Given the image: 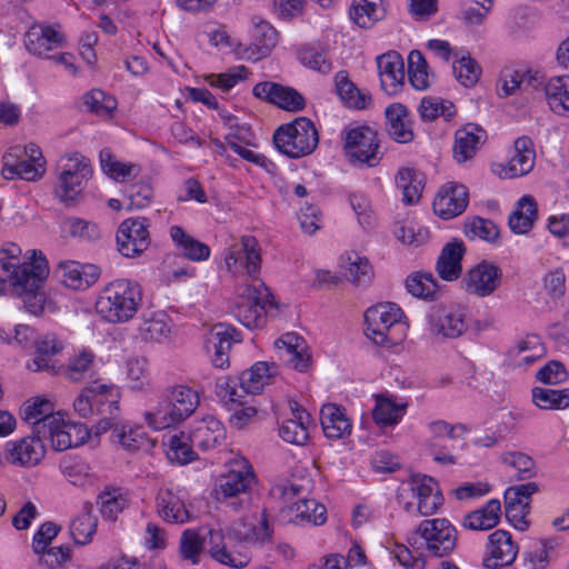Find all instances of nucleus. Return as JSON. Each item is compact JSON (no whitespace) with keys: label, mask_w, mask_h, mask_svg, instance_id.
Masks as SVG:
<instances>
[{"label":"nucleus","mask_w":569,"mask_h":569,"mask_svg":"<svg viewBox=\"0 0 569 569\" xmlns=\"http://www.w3.org/2000/svg\"><path fill=\"white\" fill-rule=\"evenodd\" d=\"M120 392L112 383L99 379L88 383L73 401L74 411L82 418L99 416L94 426L96 435L109 431L121 417Z\"/></svg>","instance_id":"1"},{"label":"nucleus","mask_w":569,"mask_h":569,"mask_svg":"<svg viewBox=\"0 0 569 569\" xmlns=\"http://www.w3.org/2000/svg\"><path fill=\"white\" fill-rule=\"evenodd\" d=\"M142 302L140 286L129 279H116L99 293L96 311L110 323L127 322L133 318Z\"/></svg>","instance_id":"2"},{"label":"nucleus","mask_w":569,"mask_h":569,"mask_svg":"<svg viewBox=\"0 0 569 569\" xmlns=\"http://www.w3.org/2000/svg\"><path fill=\"white\" fill-rule=\"evenodd\" d=\"M199 406V396L191 388L179 385L166 388L157 405L146 411L144 418L153 429L162 430L190 417Z\"/></svg>","instance_id":"3"},{"label":"nucleus","mask_w":569,"mask_h":569,"mask_svg":"<svg viewBox=\"0 0 569 569\" xmlns=\"http://www.w3.org/2000/svg\"><path fill=\"white\" fill-rule=\"evenodd\" d=\"M10 267L12 264L9 262L8 266L3 263L2 270H0V293L6 292L8 288H12L21 297L24 308L31 315H39L46 302L44 293L41 291L42 282L49 273L46 258L40 256V262L33 266L34 270L32 272L22 270L17 276L10 273Z\"/></svg>","instance_id":"4"},{"label":"nucleus","mask_w":569,"mask_h":569,"mask_svg":"<svg viewBox=\"0 0 569 569\" xmlns=\"http://www.w3.org/2000/svg\"><path fill=\"white\" fill-rule=\"evenodd\" d=\"M256 482V475L249 461L234 458L228 465V471L220 476L214 487L216 499L231 510L239 512L250 501L249 489Z\"/></svg>","instance_id":"5"},{"label":"nucleus","mask_w":569,"mask_h":569,"mask_svg":"<svg viewBox=\"0 0 569 569\" xmlns=\"http://www.w3.org/2000/svg\"><path fill=\"white\" fill-rule=\"evenodd\" d=\"M318 142L319 136L313 122L305 117L280 126L273 133L277 150L292 159L312 153Z\"/></svg>","instance_id":"6"},{"label":"nucleus","mask_w":569,"mask_h":569,"mask_svg":"<svg viewBox=\"0 0 569 569\" xmlns=\"http://www.w3.org/2000/svg\"><path fill=\"white\" fill-rule=\"evenodd\" d=\"M407 541L416 550L425 547L430 556L442 558L456 548L457 530L445 518L423 520Z\"/></svg>","instance_id":"7"},{"label":"nucleus","mask_w":569,"mask_h":569,"mask_svg":"<svg viewBox=\"0 0 569 569\" xmlns=\"http://www.w3.org/2000/svg\"><path fill=\"white\" fill-rule=\"evenodd\" d=\"M401 309L392 302L379 303L365 312L367 336L376 345L393 346L401 341Z\"/></svg>","instance_id":"8"},{"label":"nucleus","mask_w":569,"mask_h":569,"mask_svg":"<svg viewBox=\"0 0 569 569\" xmlns=\"http://www.w3.org/2000/svg\"><path fill=\"white\" fill-rule=\"evenodd\" d=\"M2 160L1 173L7 180L19 178L27 181H37L46 172V160L40 148L34 143L10 148Z\"/></svg>","instance_id":"9"},{"label":"nucleus","mask_w":569,"mask_h":569,"mask_svg":"<svg viewBox=\"0 0 569 569\" xmlns=\"http://www.w3.org/2000/svg\"><path fill=\"white\" fill-rule=\"evenodd\" d=\"M346 157L352 164L376 167L382 159L378 134L368 126L347 127L342 131Z\"/></svg>","instance_id":"10"},{"label":"nucleus","mask_w":569,"mask_h":569,"mask_svg":"<svg viewBox=\"0 0 569 569\" xmlns=\"http://www.w3.org/2000/svg\"><path fill=\"white\" fill-rule=\"evenodd\" d=\"M272 305L271 293L263 282L250 284L244 289L241 303L236 307L234 316L247 328L263 326L266 307Z\"/></svg>","instance_id":"11"},{"label":"nucleus","mask_w":569,"mask_h":569,"mask_svg":"<svg viewBox=\"0 0 569 569\" xmlns=\"http://www.w3.org/2000/svg\"><path fill=\"white\" fill-rule=\"evenodd\" d=\"M149 221L147 218H128L117 230L118 251L126 258H134L144 252L150 244Z\"/></svg>","instance_id":"12"},{"label":"nucleus","mask_w":569,"mask_h":569,"mask_svg":"<svg viewBox=\"0 0 569 569\" xmlns=\"http://www.w3.org/2000/svg\"><path fill=\"white\" fill-rule=\"evenodd\" d=\"M224 261L229 271L241 268L247 274L253 277L260 269L261 254L257 239L251 236H243L241 240L233 243L227 251Z\"/></svg>","instance_id":"13"},{"label":"nucleus","mask_w":569,"mask_h":569,"mask_svg":"<svg viewBox=\"0 0 569 569\" xmlns=\"http://www.w3.org/2000/svg\"><path fill=\"white\" fill-rule=\"evenodd\" d=\"M252 93L256 98L287 111H301L306 106L305 98L296 89L272 81L257 83Z\"/></svg>","instance_id":"14"},{"label":"nucleus","mask_w":569,"mask_h":569,"mask_svg":"<svg viewBox=\"0 0 569 569\" xmlns=\"http://www.w3.org/2000/svg\"><path fill=\"white\" fill-rule=\"evenodd\" d=\"M43 435L32 433L18 441H10L6 445V459L8 462L21 467L37 466L46 455Z\"/></svg>","instance_id":"15"},{"label":"nucleus","mask_w":569,"mask_h":569,"mask_svg":"<svg viewBox=\"0 0 569 569\" xmlns=\"http://www.w3.org/2000/svg\"><path fill=\"white\" fill-rule=\"evenodd\" d=\"M463 282L469 293L485 298L501 286L502 271L495 263L483 260L468 271Z\"/></svg>","instance_id":"16"},{"label":"nucleus","mask_w":569,"mask_h":569,"mask_svg":"<svg viewBox=\"0 0 569 569\" xmlns=\"http://www.w3.org/2000/svg\"><path fill=\"white\" fill-rule=\"evenodd\" d=\"M429 326L432 335L449 339L460 337L468 328L465 311L447 307L432 309Z\"/></svg>","instance_id":"17"},{"label":"nucleus","mask_w":569,"mask_h":569,"mask_svg":"<svg viewBox=\"0 0 569 569\" xmlns=\"http://www.w3.org/2000/svg\"><path fill=\"white\" fill-rule=\"evenodd\" d=\"M101 270L96 264H81L77 261H62L54 270L56 278L73 290H84L97 282Z\"/></svg>","instance_id":"18"},{"label":"nucleus","mask_w":569,"mask_h":569,"mask_svg":"<svg viewBox=\"0 0 569 569\" xmlns=\"http://www.w3.org/2000/svg\"><path fill=\"white\" fill-rule=\"evenodd\" d=\"M488 556L483 565L488 569H499L511 565L518 553V547L511 539V535L498 529L489 535L487 545Z\"/></svg>","instance_id":"19"},{"label":"nucleus","mask_w":569,"mask_h":569,"mask_svg":"<svg viewBox=\"0 0 569 569\" xmlns=\"http://www.w3.org/2000/svg\"><path fill=\"white\" fill-rule=\"evenodd\" d=\"M240 335L237 330L226 323L214 325L207 339V349L209 352L213 351L212 363L217 368H223L229 365V356L232 345L240 342Z\"/></svg>","instance_id":"20"},{"label":"nucleus","mask_w":569,"mask_h":569,"mask_svg":"<svg viewBox=\"0 0 569 569\" xmlns=\"http://www.w3.org/2000/svg\"><path fill=\"white\" fill-rule=\"evenodd\" d=\"M468 201L469 197L465 186L448 184L438 192L432 207L437 216L448 220L461 214L466 210Z\"/></svg>","instance_id":"21"},{"label":"nucleus","mask_w":569,"mask_h":569,"mask_svg":"<svg viewBox=\"0 0 569 569\" xmlns=\"http://www.w3.org/2000/svg\"><path fill=\"white\" fill-rule=\"evenodd\" d=\"M279 358L288 366L305 371L310 365V355L307 351V345L302 337L295 332H288L274 341Z\"/></svg>","instance_id":"22"},{"label":"nucleus","mask_w":569,"mask_h":569,"mask_svg":"<svg viewBox=\"0 0 569 569\" xmlns=\"http://www.w3.org/2000/svg\"><path fill=\"white\" fill-rule=\"evenodd\" d=\"M377 66L383 91L389 96L397 94L405 84V64L401 56L396 51L385 53L377 58Z\"/></svg>","instance_id":"23"},{"label":"nucleus","mask_w":569,"mask_h":569,"mask_svg":"<svg viewBox=\"0 0 569 569\" xmlns=\"http://www.w3.org/2000/svg\"><path fill=\"white\" fill-rule=\"evenodd\" d=\"M89 436L90 431L83 423H64L60 419H57L47 431V438L50 439L52 448L57 451L81 446Z\"/></svg>","instance_id":"24"},{"label":"nucleus","mask_w":569,"mask_h":569,"mask_svg":"<svg viewBox=\"0 0 569 569\" xmlns=\"http://www.w3.org/2000/svg\"><path fill=\"white\" fill-rule=\"evenodd\" d=\"M24 43L33 56L50 58L48 52L63 47L66 38L52 26H34L27 32Z\"/></svg>","instance_id":"25"},{"label":"nucleus","mask_w":569,"mask_h":569,"mask_svg":"<svg viewBox=\"0 0 569 569\" xmlns=\"http://www.w3.org/2000/svg\"><path fill=\"white\" fill-rule=\"evenodd\" d=\"M535 160L533 142L529 137L522 136L515 141V154L500 174L506 179L526 176L533 169Z\"/></svg>","instance_id":"26"},{"label":"nucleus","mask_w":569,"mask_h":569,"mask_svg":"<svg viewBox=\"0 0 569 569\" xmlns=\"http://www.w3.org/2000/svg\"><path fill=\"white\" fill-rule=\"evenodd\" d=\"M36 356L28 368L34 372L46 371L51 375L59 372L60 367H57L52 357L58 355L63 349V343L58 340L54 333H47L34 341Z\"/></svg>","instance_id":"27"},{"label":"nucleus","mask_w":569,"mask_h":569,"mask_svg":"<svg viewBox=\"0 0 569 569\" xmlns=\"http://www.w3.org/2000/svg\"><path fill=\"white\" fill-rule=\"evenodd\" d=\"M51 401L41 398L28 400L22 407V419L32 426V433L47 437V431L58 419Z\"/></svg>","instance_id":"28"},{"label":"nucleus","mask_w":569,"mask_h":569,"mask_svg":"<svg viewBox=\"0 0 569 569\" xmlns=\"http://www.w3.org/2000/svg\"><path fill=\"white\" fill-rule=\"evenodd\" d=\"M486 131L475 123H467L458 129L455 134L453 157L458 162H466L471 159L485 141Z\"/></svg>","instance_id":"29"},{"label":"nucleus","mask_w":569,"mask_h":569,"mask_svg":"<svg viewBox=\"0 0 569 569\" xmlns=\"http://www.w3.org/2000/svg\"><path fill=\"white\" fill-rule=\"evenodd\" d=\"M465 252L466 248L461 240L448 242L442 248L436 266L438 274L442 280L453 281L461 276V260Z\"/></svg>","instance_id":"30"},{"label":"nucleus","mask_w":569,"mask_h":569,"mask_svg":"<svg viewBox=\"0 0 569 569\" xmlns=\"http://www.w3.org/2000/svg\"><path fill=\"white\" fill-rule=\"evenodd\" d=\"M320 422L323 433L330 439H342L350 435L352 425L347 418L345 409L340 406L328 403L320 410Z\"/></svg>","instance_id":"31"},{"label":"nucleus","mask_w":569,"mask_h":569,"mask_svg":"<svg viewBox=\"0 0 569 569\" xmlns=\"http://www.w3.org/2000/svg\"><path fill=\"white\" fill-rule=\"evenodd\" d=\"M386 129L398 143H408L413 139L408 109L401 103H392L386 109Z\"/></svg>","instance_id":"32"},{"label":"nucleus","mask_w":569,"mask_h":569,"mask_svg":"<svg viewBox=\"0 0 569 569\" xmlns=\"http://www.w3.org/2000/svg\"><path fill=\"white\" fill-rule=\"evenodd\" d=\"M156 502L157 512L164 521L184 523L190 520V513L183 500L171 489H160Z\"/></svg>","instance_id":"33"},{"label":"nucleus","mask_w":569,"mask_h":569,"mask_svg":"<svg viewBox=\"0 0 569 569\" xmlns=\"http://www.w3.org/2000/svg\"><path fill=\"white\" fill-rule=\"evenodd\" d=\"M277 372V366L268 362H256L250 369L244 370L239 377L240 391L246 395L260 393Z\"/></svg>","instance_id":"34"},{"label":"nucleus","mask_w":569,"mask_h":569,"mask_svg":"<svg viewBox=\"0 0 569 569\" xmlns=\"http://www.w3.org/2000/svg\"><path fill=\"white\" fill-rule=\"evenodd\" d=\"M291 406L292 418L283 421L279 428V436L287 442L302 446L309 439L308 425L310 415L297 402Z\"/></svg>","instance_id":"35"},{"label":"nucleus","mask_w":569,"mask_h":569,"mask_svg":"<svg viewBox=\"0 0 569 569\" xmlns=\"http://www.w3.org/2000/svg\"><path fill=\"white\" fill-rule=\"evenodd\" d=\"M543 92L553 113L569 117V76L551 77L543 84Z\"/></svg>","instance_id":"36"},{"label":"nucleus","mask_w":569,"mask_h":569,"mask_svg":"<svg viewBox=\"0 0 569 569\" xmlns=\"http://www.w3.org/2000/svg\"><path fill=\"white\" fill-rule=\"evenodd\" d=\"M224 438L223 425L213 417L203 419L189 436L190 442L202 450L216 448Z\"/></svg>","instance_id":"37"},{"label":"nucleus","mask_w":569,"mask_h":569,"mask_svg":"<svg viewBox=\"0 0 569 569\" xmlns=\"http://www.w3.org/2000/svg\"><path fill=\"white\" fill-rule=\"evenodd\" d=\"M500 515V501L491 499L482 508L466 515L462 526L470 530H490L498 525Z\"/></svg>","instance_id":"38"},{"label":"nucleus","mask_w":569,"mask_h":569,"mask_svg":"<svg viewBox=\"0 0 569 569\" xmlns=\"http://www.w3.org/2000/svg\"><path fill=\"white\" fill-rule=\"evenodd\" d=\"M102 518L114 521L129 506L128 492L119 487H106L98 496Z\"/></svg>","instance_id":"39"},{"label":"nucleus","mask_w":569,"mask_h":569,"mask_svg":"<svg viewBox=\"0 0 569 569\" xmlns=\"http://www.w3.org/2000/svg\"><path fill=\"white\" fill-rule=\"evenodd\" d=\"M537 202L531 196L519 199L516 210L509 216V227L512 232L525 234L529 232L537 219Z\"/></svg>","instance_id":"40"},{"label":"nucleus","mask_w":569,"mask_h":569,"mask_svg":"<svg viewBox=\"0 0 569 569\" xmlns=\"http://www.w3.org/2000/svg\"><path fill=\"white\" fill-rule=\"evenodd\" d=\"M335 82L337 93L347 107L361 110L371 103V96L360 91L349 79L346 71H339L336 74Z\"/></svg>","instance_id":"41"},{"label":"nucleus","mask_w":569,"mask_h":569,"mask_svg":"<svg viewBox=\"0 0 569 569\" xmlns=\"http://www.w3.org/2000/svg\"><path fill=\"white\" fill-rule=\"evenodd\" d=\"M169 318L164 312L143 315L138 331L141 340L146 342H160L170 335Z\"/></svg>","instance_id":"42"},{"label":"nucleus","mask_w":569,"mask_h":569,"mask_svg":"<svg viewBox=\"0 0 569 569\" xmlns=\"http://www.w3.org/2000/svg\"><path fill=\"white\" fill-rule=\"evenodd\" d=\"M100 166L108 177L120 182L134 179L140 173L138 164L119 161L109 149L100 151Z\"/></svg>","instance_id":"43"},{"label":"nucleus","mask_w":569,"mask_h":569,"mask_svg":"<svg viewBox=\"0 0 569 569\" xmlns=\"http://www.w3.org/2000/svg\"><path fill=\"white\" fill-rule=\"evenodd\" d=\"M396 184L402 192L406 204H415L420 200L423 189V178L412 168H401L396 174Z\"/></svg>","instance_id":"44"},{"label":"nucleus","mask_w":569,"mask_h":569,"mask_svg":"<svg viewBox=\"0 0 569 569\" xmlns=\"http://www.w3.org/2000/svg\"><path fill=\"white\" fill-rule=\"evenodd\" d=\"M396 184L402 192L406 204H415L420 200L423 189V178L412 168H401L396 174Z\"/></svg>","instance_id":"45"},{"label":"nucleus","mask_w":569,"mask_h":569,"mask_svg":"<svg viewBox=\"0 0 569 569\" xmlns=\"http://www.w3.org/2000/svg\"><path fill=\"white\" fill-rule=\"evenodd\" d=\"M396 184L402 192L406 204H415L420 200L423 189V178L412 168H401L396 174Z\"/></svg>","instance_id":"46"},{"label":"nucleus","mask_w":569,"mask_h":569,"mask_svg":"<svg viewBox=\"0 0 569 569\" xmlns=\"http://www.w3.org/2000/svg\"><path fill=\"white\" fill-rule=\"evenodd\" d=\"M170 237L189 260L202 261L210 257V248L188 234L181 227L172 226L170 228Z\"/></svg>","instance_id":"47"},{"label":"nucleus","mask_w":569,"mask_h":569,"mask_svg":"<svg viewBox=\"0 0 569 569\" xmlns=\"http://www.w3.org/2000/svg\"><path fill=\"white\" fill-rule=\"evenodd\" d=\"M98 519L93 515V507L87 502L81 513L70 523V535L77 545H86L91 541L97 529Z\"/></svg>","instance_id":"48"},{"label":"nucleus","mask_w":569,"mask_h":569,"mask_svg":"<svg viewBox=\"0 0 569 569\" xmlns=\"http://www.w3.org/2000/svg\"><path fill=\"white\" fill-rule=\"evenodd\" d=\"M406 411V405H398L391 398L385 396L376 397V406L372 411L377 425H397Z\"/></svg>","instance_id":"49"},{"label":"nucleus","mask_w":569,"mask_h":569,"mask_svg":"<svg viewBox=\"0 0 569 569\" xmlns=\"http://www.w3.org/2000/svg\"><path fill=\"white\" fill-rule=\"evenodd\" d=\"M386 9L382 0H362L350 11L352 20L361 28H370L375 22L383 19Z\"/></svg>","instance_id":"50"},{"label":"nucleus","mask_w":569,"mask_h":569,"mask_svg":"<svg viewBox=\"0 0 569 569\" xmlns=\"http://www.w3.org/2000/svg\"><path fill=\"white\" fill-rule=\"evenodd\" d=\"M532 401L543 410L565 409L569 407V389L536 387L532 389Z\"/></svg>","instance_id":"51"},{"label":"nucleus","mask_w":569,"mask_h":569,"mask_svg":"<svg viewBox=\"0 0 569 569\" xmlns=\"http://www.w3.org/2000/svg\"><path fill=\"white\" fill-rule=\"evenodd\" d=\"M223 539L221 530L209 531V545L211 556L219 562L233 567L242 568L248 565L249 558L247 555H233L226 549V546H220Z\"/></svg>","instance_id":"52"},{"label":"nucleus","mask_w":569,"mask_h":569,"mask_svg":"<svg viewBox=\"0 0 569 569\" xmlns=\"http://www.w3.org/2000/svg\"><path fill=\"white\" fill-rule=\"evenodd\" d=\"M406 288L409 293L425 300H435L439 292L437 280L431 273L416 272L406 280Z\"/></svg>","instance_id":"53"},{"label":"nucleus","mask_w":569,"mask_h":569,"mask_svg":"<svg viewBox=\"0 0 569 569\" xmlns=\"http://www.w3.org/2000/svg\"><path fill=\"white\" fill-rule=\"evenodd\" d=\"M295 522L321 525L326 521L327 509L315 499H299L293 503Z\"/></svg>","instance_id":"54"},{"label":"nucleus","mask_w":569,"mask_h":569,"mask_svg":"<svg viewBox=\"0 0 569 569\" xmlns=\"http://www.w3.org/2000/svg\"><path fill=\"white\" fill-rule=\"evenodd\" d=\"M94 367V355L91 351H82L70 358L64 375L70 380L77 382L86 377H92Z\"/></svg>","instance_id":"55"},{"label":"nucleus","mask_w":569,"mask_h":569,"mask_svg":"<svg viewBox=\"0 0 569 569\" xmlns=\"http://www.w3.org/2000/svg\"><path fill=\"white\" fill-rule=\"evenodd\" d=\"M456 79L466 88L473 87L481 74L478 62L469 54L460 57L452 66Z\"/></svg>","instance_id":"56"},{"label":"nucleus","mask_w":569,"mask_h":569,"mask_svg":"<svg viewBox=\"0 0 569 569\" xmlns=\"http://www.w3.org/2000/svg\"><path fill=\"white\" fill-rule=\"evenodd\" d=\"M345 277L352 283L360 286L370 282L372 277V268L367 258L355 254L348 257V261L343 266Z\"/></svg>","instance_id":"57"},{"label":"nucleus","mask_w":569,"mask_h":569,"mask_svg":"<svg viewBox=\"0 0 569 569\" xmlns=\"http://www.w3.org/2000/svg\"><path fill=\"white\" fill-rule=\"evenodd\" d=\"M419 113L426 121H432L439 116L450 120L455 113V106L449 101L426 97L420 102Z\"/></svg>","instance_id":"58"},{"label":"nucleus","mask_w":569,"mask_h":569,"mask_svg":"<svg viewBox=\"0 0 569 569\" xmlns=\"http://www.w3.org/2000/svg\"><path fill=\"white\" fill-rule=\"evenodd\" d=\"M465 233L469 239L479 238L488 242H495L499 237V228L489 219L475 217L466 223Z\"/></svg>","instance_id":"59"},{"label":"nucleus","mask_w":569,"mask_h":569,"mask_svg":"<svg viewBox=\"0 0 569 569\" xmlns=\"http://www.w3.org/2000/svg\"><path fill=\"white\" fill-rule=\"evenodd\" d=\"M189 442V437H186L183 433L172 436L169 439L168 450L166 452L168 459L179 465L191 462L194 459V452L192 450V442Z\"/></svg>","instance_id":"60"},{"label":"nucleus","mask_w":569,"mask_h":569,"mask_svg":"<svg viewBox=\"0 0 569 569\" xmlns=\"http://www.w3.org/2000/svg\"><path fill=\"white\" fill-rule=\"evenodd\" d=\"M238 379L220 378L216 382V395L218 399L229 409L243 405V395L239 392Z\"/></svg>","instance_id":"61"},{"label":"nucleus","mask_w":569,"mask_h":569,"mask_svg":"<svg viewBox=\"0 0 569 569\" xmlns=\"http://www.w3.org/2000/svg\"><path fill=\"white\" fill-rule=\"evenodd\" d=\"M83 104L88 111L98 116H109L117 108L116 99L99 89H93L86 93L83 96Z\"/></svg>","instance_id":"62"},{"label":"nucleus","mask_w":569,"mask_h":569,"mask_svg":"<svg viewBox=\"0 0 569 569\" xmlns=\"http://www.w3.org/2000/svg\"><path fill=\"white\" fill-rule=\"evenodd\" d=\"M110 430L112 431V437L116 439V441L128 450H137L144 442L140 430L133 429L126 425L121 417L118 423H114Z\"/></svg>","instance_id":"63"},{"label":"nucleus","mask_w":569,"mask_h":569,"mask_svg":"<svg viewBox=\"0 0 569 569\" xmlns=\"http://www.w3.org/2000/svg\"><path fill=\"white\" fill-rule=\"evenodd\" d=\"M88 179L89 178H80V176L77 174H64V172H60L56 193L61 201L67 203L71 202L80 194L83 189V183Z\"/></svg>","instance_id":"64"}]
</instances>
